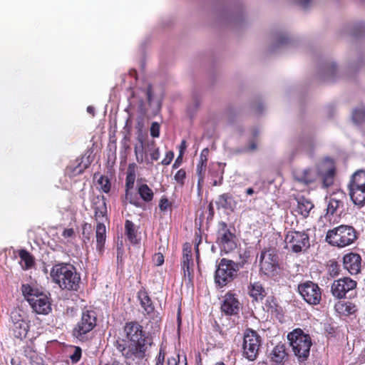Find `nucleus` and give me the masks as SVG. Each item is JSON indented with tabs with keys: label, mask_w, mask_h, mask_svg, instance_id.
<instances>
[{
	"label": "nucleus",
	"mask_w": 365,
	"mask_h": 365,
	"mask_svg": "<svg viewBox=\"0 0 365 365\" xmlns=\"http://www.w3.org/2000/svg\"><path fill=\"white\" fill-rule=\"evenodd\" d=\"M146 96L148 101L150 103L153 98V88L151 85H148L146 90Z\"/></svg>",
	"instance_id": "obj_59"
},
{
	"label": "nucleus",
	"mask_w": 365,
	"mask_h": 365,
	"mask_svg": "<svg viewBox=\"0 0 365 365\" xmlns=\"http://www.w3.org/2000/svg\"><path fill=\"white\" fill-rule=\"evenodd\" d=\"M171 207V203L165 197H162L159 202V208L161 211L165 212Z\"/></svg>",
	"instance_id": "obj_47"
},
{
	"label": "nucleus",
	"mask_w": 365,
	"mask_h": 365,
	"mask_svg": "<svg viewBox=\"0 0 365 365\" xmlns=\"http://www.w3.org/2000/svg\"><path fill=\"white\" fill-rule=\"evenodd\" d=\"M124 331L130 344H128L125 339H119L114 346L125 358L126 364L130 365L135 360L141 361L145 357L153 340L150 334L145 332L143 326L137 322H126Z\"/></svg>",
	"instance_id": "obj_1"
},
{
	"label": "nucleus",
	"mask_w": 365,
	"mask_h": 365,
	"mask_svg": "<svg viewBox=\"0 0 365 365\" xmlns=\"http://www.w3.org/2000/svg\"><path fill=\"white\" fill-rule=\"evenodd\" d=\"M21 292L33 310L38 314H48L51 311V303L48 295L30 284H24Z\"/></svg>",
	"instance_id": "obj_3"
},
{
	"label": "nucleus",
	"mask_w": 365,
	"mask_h": 365,
	"mask_svg": "<svg viewBox=\"0 0 365 365\" xmlns=\"http://www.w3.org/2000/svg\"><path fill=\"white\" fill-rule=\"evenodd\" d=\"M174 158V153L170 150L166 153L165 158L160 162L163 165H168L170 164Z\"/></svg>",
	"instance_id": "obj_51"
},
{
	"label": "nucleus",
	"mask_w": 365,
	"mask_h": 365,
	"mask_svg": "<svg viewBox=\"0 0 365 365\" xmlns=\"http://www.w3.org/2000/svg\"><path fill=\"white\" fill-rule=\"evenodd\" d=\"M339 274V265L336 262H331L330 264V274L335 277Z\"/></svg>",
	"instance_id": "obj_54"
},
{
	"label": "nucleus",
	"mask_w": 365,
	"mask_h": 365,
	"mask_svg": "<svg viewBox=\"0 0 365 365\" xmlns=\"http://www.w3.org/2000/svg\"><path fill=\"white\" fill-rule=\"evenodd\" d=\"M238 271L236 262L222 258L215 273V282L218 287H223L233 281Z\"/></svg>",
	"instance_id": "obj_11"
},
{
	"label": "nucleus",
	"mask_w": 365,
	"mask_h": 365,
	"mask_svg": "<svg viewBox=\"0 0 365 365\" xmlns=\"http://www.w3.org/2000/svg\"><path fill=\"white\" fill-rule=\"evenodd\" d=\"M185 257H187L188 259H192V249L190 245L188 243H185L182 250V259H185Z\"/></svg>",
	"instance_id": "obj_50"
},
{
	"label": "nucleus",
	"mask_w": 365,
	"mask_h": 365,
	"mask_svg": "<svg viewBox=\"0 0 365 365\" xmlns=\"http://www.w3.org/2000/svg\"><path fill=\"white\" fill-rule=\"evenodd\" d=\"M168 365H187L186 359L180 361V356L171 357L168 359Z\"/></svg>",
	"instance_id": "obj_49"
},
{
	"label": "nucleus",
	"mask_w": 365,
	"mask_h": 365,
	"mask_svg": "<svg viewBox=\"0 0 365 365\" xmlns=\"http://www.w3.org/2000/svg\"><path fill=\"white\" fill-rule=\"evenodd\" d=\"M284 242L285 248L295 253L306 251L310 246L309 237L305 231H288Z\"/></svg>",
	"instance_id": "obj_12"
},
{
	"label": "nucleus",
	"mask_w": 365,
	"mask_h": 365,
	"mask_svg": "<svg viewBox=\"0 0 365 365\" xmlns=\"http://www.w3.org/2000/svg\"><path fill=\"white\" fill-rule=\"evenodd\" d=\"M62 236L65 239L73 237L75 236V231L73 228L64 229L62 232Z\"/></svg>",
	"instance_id": "obj_55"
},
{
	"label": "nucleus",
	"mask_w": 365,
	"mask_h": 365,
	"mask_svg": "<svg viewBox=\"0 0 365 365\" xmlns=\"http://www.w3.org/2000/svg\"><path fill=\"white\" fill-rule=\"evenodd\" d=\"M209 175H210L213 181V186H217L222 184L223 180V173L220 171L219 165H217V169L216 170L213 169L210 170Z\"/></svg>",
	"instance_id": "obj_37"
},
{
	"label": "nucleus",
	"mask_w": 365,
	"mask_h": 365,
	"mask_svg": "<svg viewBox=\"0 0 365 365\" xmlns=\"http://www.w3.org/2000/svg\"><path fill=\"white\" fill-rule=\"evenodd\" d=\"M53 282L61 289L77 291L80 287L81 277L76 268L66 263L56 264L50 272Z\"/></svg>",
	"instance_id": "obj_2"
},
{
	"label": "nucleus",
	"mask_w": 365,
	"mask_h": 365,
	"mask_svg": "<svg viewBox=\"0 0 365 365\" xmlns=\"http://www.w3.org/2000/svg\"><path fill=\"white\" fill-rule=\"evenodd\" d=\"M257 148V143L255 140H252L250 142V144L247 148H245L246 152H252L256 150Z\"/></svg>",
	"instance_id": "obj_56"
},
{
	"label": "nucleus",
	"mask_w": 365,
	"mask_h": 365,
	"mask_svg": "<svg viewBox=\"0 0 365 365\" xmlns=\"http://www.w3.org/2000/svg\"><path fill=\"white\" fill-rule=\"evenodd\" d=\"M220 309L227 317L237 316L242 309V304L235 293L228 292L223 297Z\"/></svg>",
	"instance_id": "obj_16"
},
{
	"label": "nucleus",
	"mask_w": 365,
	"mask_h": 365,
	"mask_svg": "<svg viewBox=\"0 0 365 365\" xmlns=\"http://www.w3.org/2000/svg\"><path fill=\"white\" fill-rule=\"evenodd\" d=\"M336 70V66L334 64H331L329 66L328 68L329 73H330L331 75L334 74Z\"/></svg>",
	"instance_id": "obj_64"
},
{
	"label": "nucleus",
	"mask_w": 365,
	"mask_h": 365,
	"mask_svg": "<svg viewBox=\"0 0 365 365\" xmlns=\"http://www.w3.org/2000/svg\"><path fill=\"white\" fill-rule=\"evenodd\" d=\"M31 365H47L44 363V361L41 356L36 354L33 359L29 360Z\"/></svg>",
	"instance_id": "obj_52"
},
{
	"label": "nucleus",
	"mask_w": 365,
	"mask_h": 365,
	"mask_svg": "<svg viewBox=\"0 0 365 365\" xmlns=\"http://www.w3.org/2000/svg\"><path fill=\"white\" fill-rule=\"evenodd\" d=\"M335 175V169L331 168L328 169L322 175V185L324 187H329L334 183Z\"/></svg>",
	"instance_id": "obj_36"
},
{
	"label": "nucleus",
	"mask_w": 365,
	"mask_h": 365,
	"mask_svg": "<svg viewBox=\"0 0 365 365\" xmlns=\"http://www.w3.org/2000/svg\"><path fill=\"white\" fill-rule=\"evenodd\" d=\"M150 145L152 146L153 150L150 153V156L152 160H158L160 158V149L156 147L155 140H152L150 143Z\"/></svg>",
	"instance_id": "obj_43"
},
{
	"label": "nucleus",
	"mask_w": 365,
	"mask_h": 365,
	"mask_svg": "<svg viewBox=\"0 0 365 365\" xmlns=\"http://www.w3.org/2000/svg\"><path fill=\"white\" fill-rule=\"evenodd\" d=\"M19 256L24 262L22 268L25 270L31 269L35 263L34 256L26 250L21 249L19 250Z\"/></svg>",
	"instance_id": "obj_33"
},
{
	"label": "nucleus",
	"mask_w": 365,
	"mask_h": 365,
	"mask_svg": "<svg viewBox=\"0 0 365 365\" xmlns=\"http://www.w3.org/2000/svg\"><path fill=\"white\" fill-rule=\"evenodd\" d=\"M97 316L94 309L84 308L81 319L72 331L73 336L80 341H84L86 339V334L96 327Z\"/></svg>",
	"instance_id": "obj_7"
},
{
	"label": "nucleus",
	"mask_w": 365,
	"mask_h": 365,
	"mask_svg": "<svg viewBox=\"0 0 365 365\" xmlns=\"http://www.w3.org/2000/svg\"><path fill=\"white\" fill-rule=\"evenodd\" d=\"M287 339L298 360L299 361H306L309 356L310 348L312 345L309 334L297 328L288 334Z\"/></svg>",
	"instance_id": "obj_5"
},
{
	"label": "nucleus",
	"mask_w": 365,
	"mask_h": 365,
	"mask_svg": "<svg viewBox=\"0 0 365 365\" xmlns=\"http://www.w3.org/2000/svg\"><path fill=\"white\" fill-rule=\"evenodd\" d=\"M297 290L310 305H317L322 300V289L317 283L307 280L298 284Z\"/></svg>",
	"instance_id": "obj_13"
},
{
	"label": "nucleus",
	"mask_w": 365,
	"mask_h": 365,
	"mask_svg": "<svg viewBox=\"0 0 365 365\" xmlns=\"http://www.w3.org/2000/svg\"><path fill=\"white\" fill-rule=\"evenodd\" d=\"M165 358V352L163 348H160L158 352V356L155 357V365H164Z\"/></svg>",
	"instance_id": "obj_48"
},
{
	"label": "nucleus",
	"mask_w": 365,
	"mask_h": 365,
	"mask_svg": "<svg viewBox=\"0 0 365 365\" xmlns=\"http://www.w3.org/2000/svg\"><path fill=\"white\" fill-rule=\"evenodd\" d=\"M351 119L352 123L357 126L365 125V106L361 105L353 108Z\"/></svg>",
	"instance_id": "obj_29"
},
{
	"label": "nucleus",
	"mask_w": 365,
	"mask_h": 365,
	"mask_svg": "<svg viewBox=\"0 0 365 365\" xmlns=\"http://www.w3.org/2000/svg\"><path fill=\"white\" fill-rule=\"evenodd\" d=\"M207 162L199 161L197 165V174L198 175V183L202 182L205 178Z\"/></svg>",
	"instance_id": "obj_41"
},
{
	"label": "nucleus",
	"mask_w": 365,
	"mask_h": 365,
	"mask_svg": "<svg viewBox=\"0 0 365 365\" xmlns=\"http://www.w3.org/2000/svg\"><path fill=\"white\" fill-rule=\"evenodd\" d=\"M182 155H179L175 163H173L172 168L173 169H177L182 164Z\"/></svg>",
	"instance_id": "obj_60"
},
{
	"label": "nucleus",
	"mask_w": 365,
	"mask_h": 365,
	"mask_svg": "<svg viewBox=\"0 0 365 365\" xmlns=\"http://www.w3.org/2000/svg\"><path fill=\"white\" fill-rule=\"evenodd\" d=\"M287 359V354L283 344L275 346L270 353V360L273 365H283Z\"/></svg>",
	"instance_id": "obj_22"
},
{
	"label": "nucleus",
	"mask_w": 365,
	"mask_h": 365,
	"mask_svg": "<svg viewBox=\"0 0 365 365\" xmlns=\"http://www.w3.org/2000/svg\"><path fill=\"white\" fill-rule=\"evenodd\" d=\"M356 237V232L353 227L340 225L328 230L326 241L332 246L344 247L352 244Z\"/></svg>",
	"instance_id": "obj_6"
},
{
	"label": "nucleus",
	"mask_w": 365,
	"mask_h": 365,
	"mask_svg": "<svg viewBox=\"0 0 365 365\" xmlns=\"http://www.w3.org/2000/svg\"><path fill=\"white\" fill-rule=\"evenodd\" d=\"M82 350L79 346H75L73 353L70 356L73 364L78 362L81 358Z\"/></svg>",
	"instance_id": "obj_44"
},
{
	"label": "nucleus",
	"mask_w": 365,
	"mask_h": 365,
	"mask_svg": "<svg viewBox=\"0 0 365 365\" xmlns=\"http://www.w3.org/2000/svg\"><path fill=\"white\" fill-rule=\"evenodd\" d=\"M125 235L131 243H137V232L133 222L126 220L125 222Z\"/></svg>",
	"instance_id": "obj_35"
},
{
	"label": "nucleus",
	"mask_w": 365,
	"mask_h": 365,
	"mask_svg": "<svg viewBox=\"0 0 365 365\" xmlns=\"http://www.w3.org/2000/svg\"><path fill=\"white\" fill-rule=\"evenodd\" d=\"M98 184L100 185V190L105 193H108L110 190L111 183L107 176L101 175L98 180Z\"/></svg>",
	"instance_id": "obj_38"
},
{
	"label": "nucleus",
	"mask_w": 365,
	"mask_h": 365,
	"mask_svg": "<svg viewBox=\"0 0 365 365\" xmlns=\"http://www.w3.org/2000/svg\"><path fill=\"white\" fill-rule=\"evenodd\" d=\"M153 260L156 266H160L164 263V256L162 253L158 252L153 256Z\"/></svg>",
	"instance_id": "obj_53"
},
{
	"label": "nucleus",
	"mask_w": 365,
	"mask_h": 365,
	"mask_svg": "<svg viewBox=\"0 0 365 365\" xmlns=\"http://www.w3.org/2000/svg\"><path fill=\"white\" fill-rule=\"evenodd\" d=\"M312 0H298V4L304 9L309 7Z\"/></svg>",
	"instance_id": "obj_61"
},
{
	"label": "nucleus",
	"mask_w": 365,
	"mask_h": 365,
	"mask_svg": "<svg viewBox=\"0 0 365 365\" xmlns=\"http://www.w3.org/2000/svg\"><path fill=\"white\" fill-rule=\"evenodd\" d=\"M315 143L312 138H302L297 145V150L304 154L312 156L314 153Z\"/></svg>",
	"instance_id": "obj_27"
},
{
	"label": "nucleus",
	"mask_w": 365,
	"mask_h": 365,
	"mask_svg": "<svg viewBox=\"0 0 365 365\" xmlns=\"http://www.w3.org/2000/svg\"><path fill=\"white\" fill-rule=\"evenodd\" d=\"M250 251L248 250H245L243 252H242L240 254V261L237 263H236V264L237 265L238 267V269H240V268H242L244 267V266L248 263L249 262V259L250 258Z\"/></svg>",
	"instance_id": "obj_40"
},
{
	"label": "nucleus",
	"mask_w": 365,
	"mask_h": 365,
	"mask_svg": "<svg viewBox=\"0 0 365 365\" xmlns=\"http://www.w3.org/2000/svg\"><path fill=\"white\" fill-rule=\"evenodd\" d=\"M201 240H202V237L200 234H198L197 232L195 233V242H196V252H197V254L198 255V245L201 242Z\"/></svg>",
	"instance_id": "obj_62"
},
{
	"label": "nucleus",
	"mask_w": 365,
	"mask_h": 365,
	"mask_svg": "<svg viewBox=\"0 0 365 365\" xmlns=\"http://www.w3.org/2000/svg\"><path fill=\"white\" fill-rule=\"evenodd\" d=\"M138 192L140 197L146 202H149L153 199L154 193L147 184L139 185Z\"/></svg>",
	"instance_id": "obj_34"
},
{
	"label": "nucleus",
	"mask_w": 365,
	"mask_h": 365,
	"mask_svg": "<svg viewBox=\"0 0 365 365\" xmlns=\"http://www.w3.org/2000/svg\"><path fill=\"white\" fill-rule=\"evenodd\" d=\"M313 207L314 204L309 199L304 197H301L298 199L297 212L303 217H308Z\"/></svg>",
	"instance_id": "obj_28"
},
{
	"label": "nucleus",
	"mask_w": 365,
	"mask_h": 365,
	"mask_svg": "<svg viewBox=\"0 0 365 365\" xmlns=\"http://www.w3.org/2000/svg\"><path fill=\"white\" fill-rule=\"evenodd\" d=\"M106 201V198L103 195H98L93 199V207L96 220L106 217L107 207Z\"/></svg>",
	"instance_id": "obj_23"
},
{
	"label": "nucleus",
	"mask_w": 365,
	"mask_h": 365,
	"mask_svg": "<svg viewBox=\"0 0 365 365\" xmlns=\"http://www.w3.org/2000/svg\"><path fill=\"white\" fill-rule=\"evenodd\" d=\"M136 164L133 163H130L128 166L126 178H125V197L129 200V202L135 207H140L139 201L136 198L132 197V194L129 191L133 188L135 180V169Z\"/></svg>",
	"instance_id": "obj_17"
},
{
	"label": "nucleus",
	"mask_w": 365,
	"mask_h": 365,
	"mask_svg": "<svg viewBox=\"0 0 365 365\" xmlns=\"http://www.w3.org/2000/svg\"><path fill=\"white\" fill-rule=\"evenodd\" d=\"M38 354L36 350L31 346H26L24 347V354L29 359H31L34 356Z\"/></svg>",
	"instance_id": "obj_45"
},
{
	"label": "nucleus",
	"mask_w": 365,
	"mask_h": 365,
	"mask_svg": "<svg viewBox=\"0 0 365 365\" xmlns=\"http://www.w3.org/2000/svg\"><path fill=\"white\" fill-rule=\"evenodd\" d=\"M83 158L81 159L77 158L74 163L66 166L65 170L66 175L70 178H73L82 174L91 164V162L88 160L86 163L83 165Z\"/></svg>",
	"instance_id": "obj_20"
},
{
	"label": "nucleus",
	"mask_w": 365,
	"mask_h": 365,
	"mask_svg": "<svg viewBox=\"0 0 365 365\" xmlns=\"http://www.w3.org/2000/svg\"><path fill=\"white\" fill-rule=\"evenodd\" d=\"M11 319L13 324L26 321L24 313L20 309H14L11 312Z\"/></svg>",
	"instance_id": "obj_39"
},
{
	"label": "nucleus",
	"mask_w": 365,
	"mask_h": 365,
	"mask_svg": "<svg viewBox=\"0 0 365 365\" xmlns=\"http://www.w3.org/2000/svg\"><path fill=\"white\" fill-rule=\"evenodd\" d=\"M335 309L341 314L349 316L356 312V307L350 302H339L335 305Z\"/></svg>",
	"instance_id": "obj_32"
},
{
	"label": "nucleus",
	"mask_w": 365,
	"mask_h": 365,
	"mask_svg": "<svg viewBox=\"0 0 365 365\" xmlns=\"http://www.w3.org/2000/svg\"><path fill=\"white\" fill-rule=\"evenodd\" d=\"M259 273L274 279L280 277L282 268L279 256L274 249L264 248L261 251L259 255Z\"/></svg>",
	"instance_id": "obj_4"
},
{
	"label": "nucleus",
	"mask_w": 365,
	"mask_h": 365,
	"mask_svg": "<svg viewBox=\"0 0 365 365\" xmlns=\"http://www.w3.org/2000/svg\"><path fill=\"white\" fill-rule=\"evenodd\" d=\"M160 125L158 122H153L150 127V135L153 138H158L160 136Z\"/></svg>",
	"instance_id": "obj_46"
},
{
	"label": "nucleus",
	"mask_w": 365,
	"mask_h": 365,
	"mask_svg": "<svg viewBox=\"0 0 365 365\" xmlns=\"http://www.w3.org/2000/svg\"><path fill=\"white\" fill-rule=\"evenodd\" d=\"M96 250L102 252L106 239V229L103 222H98L96 227Z\"/></svg>",
	"instance_id": "obj_26"
},
{
	"label": "nucleus",
	"mask_w": 365,
	"mask_h": 365,
	"mask_svg": "<svg viewBox=\"0 0 365 365\" xmlns=\"http://www.w3.org/2000/svg\"><path fill=\"white\" fill-rule=\"evenodd\" d=\"M181 269L182 271L183 277L187 279L188 282H192L194 279V262L193 259H181Z\"/></svg>",
	"instance_id": "obj_25"
},
{
	"label": "nucleus",
	"mask_w": 365,
	"mask_h": 365,
	"mask_svg": "<svg viewBox=\"0 0 365 365\" xmlns=\"http://www.w3.org/2000/svg\"><path fill=\"white\" fill-rule=\"evenodd\" d=\"M262 346V338L256 331L252 329H247L244 333L242 344V355L250 361L257 359L260 347Z\"/></svg>",
	"instance_id": "obj_10"
},
{
	"label": "nucleus",
	"mask_w": 365,
	"mask_h": 365,
	"mask_svg": "<svg viewBox=\"0 0 365 365\" xmlns=\"http://www.w3.org/2000/svg\"><path fill=\"white\" fill-rule=\"evenodd\" d=\"M348 188L354 204L363 206L365 204V170H357L351 175Z\"/></svg>",
	"instance_id": "obj_9"
},
{
	"label": "nucleus",
	"mask_w": 365,
	"mask_h": 365,
	"mask_svg": "<svg viewBox=\"0 0 365 365\" xmlns=\"http://www.w3.org/2000/svg\"><path fill=\"white\" fill-rule=\"evenodd\" d=\"M317 177L316 172L309 168L296 170L294 173V180L307 185L314 182L317 180Z\"/></svg>",
	"instance_id": "obj_19"
},
{
	"label": "nucleus",
	"mask_w": 365,
	"mask_h": 365,
	"mask_svg": "<svg viewBox=\"0 0 365 365\" xmlns=\"http://www.w3.org/2000/svg\"><path fill=\"white\" fill-rule=\"evenodd\" d=\"M186 178V171L184 169H180L174 175L175 180L180 185L183 186Z\"/></svg>",
	"instance_id": "obj_42"
},
{
	"label": "nucleus",
	"mask_w": 365,
	"mask_h": 365,
	"mask_svg": "<svg viewBox=\"0 0 365 365\" xmlns=\"http://www.w3.org/2000/svg\"><path fill=\"white\" fill-rule=\"evenodd\" d=\"M135 154L136 156V160L138 163H143L144 161L143 152L138 153L137 148H135Z\"/></svg>",
	"instance_id": "obj_58"
},
{
	"label": "nucleus",
	"mask_w": 365,
	"mask_h": 365,
	"mask_svg": "<svg viewBox=\"0 0 365 365\" xmlns=\"http://www.w3.org/2000/svg\"><path fill=\"white\" fill-rule=\"evenodd\" d=\"M357 283L350 277H342L334 280L331 286V292L336 299H343L350 291L356 289Z\"/></svg>",
	"instance_id": "obj_15"
},
{
	"label": "nucleus",
	"mask_w": 365,
	"mask_h": 365,
	"mask_svg": "<svg viewBox=\"0 0 365 365\" xmlns=\"http://www.w3.org/2000/svg\"><path fill=\"white\" fill-rule=\"evenodd\" d=\"M247 289L249 295L255 301H262L267 294L264 288L259 282H251Z\"/></svg>",
	"instance_id": "obj_24"
},
{
	"label": "nucleus",
	"mask_w": 365,
	"mask_h": 365,
	"mask_svg": "<svg viewBox=\"0 0 365 365\" xmlns=\"http://www.w3.org/2000/svg\"><path fill=\"white\" fill-rule=\"evenodd\" d=\"M11 331L13 333V335L17 338L22 339L25 338L27 335L29 325V322L26 321H21L20 323H16L14 324H12L11 326Z\"/></svg>",
	"instance_id": "obj_31"
},
{
	"label": "nucleus",
	"mask_w": 365,
	"mask_h": 365,
	"mask_svg": "<svg viewBox=\"0 0 365 365\" xmlns=\"http://www.w3.org/2000/svg\"><path fill=\"white\" fill-rule=\"evenodd\" d=\"M217 208H223L225 210H233L235 202L233 197L230 193H223L218 196L216 201Z\"/></svg>",
	"instance_id": "obj_30"
},
{
	"label": "nucleus",
	"mask_w": 365,
	"mask_h": 365,
	"mask_svg": "<svg viewBox=\"0 0 365 365\" xmlns=\"http://www.w3.org/2000/svg\"><path fill=\"white\" fill-rule=\"evenodd\" d=\"M343 264L351 274H357L361 271V257L357 253L349 252L344 256Z\"/></svg>",
	"instance_id": "obj_18"
},
{
	"label": "nucleus",
	"mask_w": 365,
	"mask_h": 365,
	"mask_svg": "<svg viewBox=\"0 0 365 365\" xmlns=\"http://www.w3.org/2000/svg\"><path fill=\"white\" fill-rule=\"evenodd\" d=\"M138 298L143 309V314L150 319L151 328L156 329L160 328V318L159 314L155 310L153 303L145 289H140L138 292Z\"/></svg>",
	"instance_id": "obj_14"
},
{
	"label": "nucleus",
	"mask_w": 365,
	"mask_h": 365,
	"mask_svg": "<svg viewBox=\"0 0 365 365\" xmlns=\"http://www.w3.org/2000/svg\"><path fill=\"white\" fill-rule=\"evenodd\" d=\"M186 149V141L182 140L180 145V153L179 155H182L185 150Z\"/></svg>",
	"instance_id": "obj_63"
},
{
	"label": "nucleus",
	"mask_w": 365,
	"mask_h": 365,
	"mask_svg": "<svg viewBox=\"0 0 365 365\" xmlns=\"http://www.w3.org/2000/svg\"><path fill=\"white\" fill-rule=\"evenodd\" d=\"M344 207V202L341 199L336 198L335 195H331L328 200L327 212L324 217L331 221L330 217L334 215H338V210Z\"/></svg>",
	"instance_id": "obj_21"
},
{
	"label": "nucleus",
	"mask_w": 365,
	"mask_h": 365,
	"mask_svg": "<svg viewBox=\"0 0 365 365\" xmlns=\"http://www.w3.org/2000/svg\"><path fill=\"white\" fill-rule=\"evenodd\" d=\"M207 154H208V149H207V148L203 149L200 153L199 161L207 162Z\"/></svg>",
	"instance_id": "obj_57"
},
{
	"label": "nucleus",
	"mask_w": 365,
	"mask_h": 365,
	"mask_svg": "<svg viewBox=\"0 0 365 365\" xmlns=\"http://www.w3.org/2000/svg\"><path fill=\"white\" fill-rule=\"evenodd\" d=\"M237 237L235 229L232 231L228 225L223 221L219 222L217 225L216 243L222 251L230 253L237 248Z\"/></svg>",
	"instance_id": "obj_8"
}]
</instances>
